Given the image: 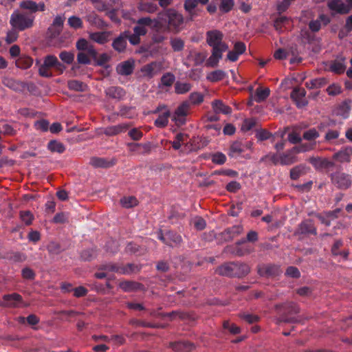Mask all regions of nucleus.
Segmentation results:
<instances>
[{
  "instance_id": "obj_50",
  "label": "nucleus",
  "mask_w": 352,
  "mask_h": 352,
  "mask_svg": "<svg viewBox=\"0 0 352 352\" xmlns=\"http://www.w3.org/2000/svg\"><path fill=\"white\" fill-rule=\"evenodd\" d=\"M267 161H270L272 164L277 165L280 164V155L278 156L276 153H268L260 159V163H267Z\"/></svg>"
},
{
  "instance_id": "obj_42",
  "label": "nucleus",
  "mask_w": 352,
  "mask_h": 352,
  "mask_svg": "<svg viewBox=\"0 0 352 352\" xmlns=\"http://www.w3.org/2000/svg\"><path fill=\"white\" fill-rule=\"evenodd\" d=\"M127 129V126L124 124H119L116 126H109L105 129L104 133L107 135H116Z\"/></svg>"
},
{
  "instance_id": "obj_62",
  "label": "nucleus",
  "mask_w": 352,
  "mask_h": 352,
  "mask_svg": "<svg viewBox=\"0 0 352 352\" xmlns=\"http://www.w3.org/2000/svg\"><path fill=\"white\" fill-rule=\"evenodd\" d=\"M223 327L225 329L229 331V332L233 335L238 334L241 332V329L236 324L230 323L229 321H224Z\"/></svg>"
},
{
  "instance_id": "obj_41",
  "label": "nucleus",
  "mask_w": 352,
  "mask_h": 352,
  "mask_svg": "<svg viewBox=\"0 0 352 352\" xmlns=\"http://www.w3.org/2000/svg\"><path fill=\"white\" fill-rule=\"evenodd\" d=\"M118 115L126 118L131 119L135 116V113L133 107L122 105L120 107Z\"/></svg>"
},
{
  "instance_id": "obj_22",
  "label": "nucleus",
  "mask_w": 352,
  "mask_h": 352,
  "mask_svg": "<svg viewBox=\"0 0 352 352\" xmlns=\"http://www.w3.org/2000/svg\"><path fill=\"white\" fill-rule=\"evenodd\" d=\"M119 287L124 292H131L138 290H142L144 285L135 281L126 280L120 282Z\"/></svg>"
},
{
  "instance_id": "obj_51",
  "label": "nucleus",
  "mask_w": 352,
  "mask_h": 352,
  "mask_svg": "<svg viewBox=\"0 0 352 352\" xmlns=\"http://www.w3.org/2000/svg\"><path fill=\"white\" fill-rule=\"evenodd\" d=\"M120 204L122 207L130 208L138 205V200L133 196L124 197L120 199Z\"/></svg>"
},
{
  "instance_id": "obj_1",
  "label": "nucleus",
  "mask_w": 352,
  "mask_h": 352,
  "mask_svg": "<svg viewBox=\"0 0 352 352\" xmlns=\"http://www.w3.org/2000/svg\"><path fill=\"white\" fill-rule=\"evenodd\" d=\"M186 18L174 8H166L157 14L153 28L162 29L166 33L179 34L184 29Z\"/></svg>"
},
{
  "instance_id": "obj_12",
  "label": "nucleus",
  "mask_w": 352,
  "mask_h": 352,
  "mask_svg": "<svg viewBox=\"0 0 352 352\" xmlns=\"http://www.w3.org/2000/svg\"><path fill=\"white\" fill-rule=\"evenodd\" d=\"M327 6L331 11V16H335L336 14L343 15L349 13V6L342 0H329Z\"/></svg>"
},
{
  "instance_id": "obj_28",
  "label": "nucleus",
  "mask_w": 352,
  "mask_h": 352,
  "mask_svg": "<svg viewBox=\"0 0 352 352\" xmlns=\"http://www.w3.org/2000/svg\"><path fill=\"white\" fill-rule=\"evenodd\" d=\"M89 23L97 28H104L107 26V23L95 13H91L86 16Z\"/></svg>"
},
{
  "instance_id": "obj_26",
  "label": "nucleus",
  "mask_w": 352,
  "mask_h": 352,
  "mask_svg": "<svg viewBox=\"0 0 352 352\" xmlns=\"http://www.w3.org/2000/svg\"><path fill=\"white\" fill-rule=\"evenodd\" d=\"M330 69L331 71L338 74L344 73L346 69L345 58L338 57L333 60L331 63Z\"/></svg>"
},
{
  "instance_id": "obj_43",
  "label": "nucleus",
  "mask_w": 352,
  "mask_h": 352,
  "mask_svg": "<svg viewBox=\"0 0 352 352\" xmlns=\"http://www.w3.org/2000/svg\"><path fill=\"white\" fill-rule=\"evenodd\" d=\"M170 45L175 52H182L185 46L184 41L179 37L170 38Z\"/></svg>"
},
{
  "instance_id": "obj_34",
  "label": "nucleus",
  "mask_w": 352,
  "mask_h": 352,
  "mask_svg": "<svg viewBox=\"0 0 352 352\" xmlns=\"http://www.w3.org/2000/svg\"><path fill=\"white\" fill-rule=\"evenodd\" d=\"M157 65V63L152 62L143 66L141 69V72L144 76L151 78L157 74L156 69Z\"/></svg>"
},
{
  "instance_id": "obj_6",
  "label": "nucleus",
  "mask_w": 352,
  "mask_h": 352,
  "mask_svg": "<svg viewBox=\"0 0 352 352\" xmlns=\"http://www.w3.org/2000/svg\"><path fill=\"white\" fill-rule=\"evenodd\" d=\"M33 21L34 16L27 13H13L11 15L10 23L14 28L23 31L32 27Z\"/></svg>"
},
{
  "instance_id": "obj_25",
  "label": "nucleus",
  "mask_w": 352,
  "mask_h": 352,
  "mask_svg": "<svg viewBox=\"0 0 352 352\" xmlns=\"http://www.w3.org/2000/svg\"><path fill=\"white\" fill-rule=\"evenodd\" d=\"M134 63L133 61L126 60L120 63L117 67V72L122 76H129L133 72Z\"/></svg>"
},
{
  "instance_id": "obj_30",
  "label": "nucleus",
  "mask_w": 352,
  "mask_h": 352,
  "mask_svg": "<svg viewBox=\"0 0 352 352\" xmlns=\"http://www.w3.org/2000/svg\"><path fill=\"white\" fill-rule=\"evenodd\" d=\"M138 8L140 12L153 14L157 11L158 6L153 2L143 1L138 3Z\"/></svg>"
},
{
  "instance_id": "obj_58",
  "label": "nucleus",
  "mask_w": 352,
  "mask_h": 352,
  "mask_svg": "<svg viewBox=\"0 0 352 352\" xmlns=\"http://www.w3.org/2000/svg\"><path fill=\"white\" fill-rule=\"evenodd\" d=\"M157 18L152 19L149 16L141 17L138 19V21H136V23L142 25V27H145V28L151 27L152 29L153 30V26L155 24V21H157Z\"/></svg>"
},
{
  "instance_id": "obj_8",
  "label": "nucleus",
  "mask_w": 352,
  "mask_h": 352,
  "mask_svg": "<svg viewBox=\"0 0 352 352\" xmlns=\"http://www.w3.org/2000/svg\"><path fill=\"white\" fill-rule=\"evenodd\" d=\"M332 184L338 189L347 190L352 185L351 175L343 172L337 171L331 175Z\"/></svg>"
},
{
  "instance_id": "obj_21",
  "label": "nucleus",
  "mask_w": 352,
  "mask_h": 352,
  "mask_svg": "<svg viewBox=\"0 0 352 352\" xmlns=\"http://www.w3.org/2000/svg\"><path fill=\"white\" fill-rule=\"evenodd\" d=\"M3 304L6 306L16 307L19 304L22 302V296L17 293L4 295L3 297Z\"/></svg>"
},
{
  "instance_id": "obj_54",
  "label": "nucleus",
  "mask_w": 352,
  "mask_h": 352,
  "mask_svg": "<svg viewBox=\"0 0 352 352\" xmlns=\"http://www.w3.org/2000/svg\"><path fill=\"white\" fill-rule=\"evenodd\" d=\"M97 255L96 248H88L82 251L81 258L85 261H91Z\"/></svg>"
},
{
  "instance_id": "obj_52",
  "label": "nucleus",
  "mask_w": 352,
  "mask_h": 352,
  "mask_svg": "<svg viewBox=\"0 0 352 352\" xmlns=\"http://www.w3.org/2000/svg\"><path fill=\"white\" fill-rule=\"evenodd\" d=\"M20 7L24 10H28L32 12H37V3L32 0H25L21 2Z\"/></svg>"
},
{
  "instance_id": "obj_32",
  "label": "nucleus",
  "mask_w": 352,
  "mask_h": 352,
  "mask_svg": "<svg viewBox=\"0 0 352 352\" xmlns=\"http://www.w3.org/2000/svg\"><path fill=\"white\" fill-rule=\"evenodd\" d=\"M109 33L107 32H92L89 34V38L98 43V44H104L108 41Z\"/></svg>"
},
{
  "instance_id": "obj_37",
  "label": "nucleus",
  "mask_w": 352,
  "mask_h": 352,
  "mask_svg": "<svg viewBox=\"0 0 352 352\" xmlns=\"http://www.w3.org/2000/svg\"><path fill=\"white\" fill-rule=\"evenodd\" d=\"M47 148L53 153H63L65 151V145L56 140H50L47 144Z\"/></svg>"
},
{
  "instance_id": "obj_7",
  "label": "nucleus",
  "mask_w": 352,
  "mask_h": 352,
  "mask_svg": "<svg viewBox=\"0 0 352 352\" xmlns=\"http://www.w3.org/2000/svg\"><path fill=\"white\" fill-rule=\"evenodd\" d=\"M243 227L241 225H235L225 229L216 236L219 243H223L232 241L234 238L242 234Z\"/></svg>"
},
{
  "instance_id": "obj_56",
  "label": "nucleus",
  "mask_w": 352,
  "mask_h": 352,
  "mask_svg": "<svg viewBox=\"0 0 352 352\" xmlns=\"http://www.w3.org/2000/svg\"><path fill=\"white\" fill-rule=\"evenodd\" d=\"M234 0H221L219 10L224 13L229 12L234 7Z\"/></svg>"
},
{
  "instance_id": "obj_16",
  "label": "nucleus",
  "mask_w": 352,
  "mask_h": 352,
  "mask_svg": "<svg viewBox=\"0 0 352 352\" xmlns=\"http://www.w3.org/2000/svg\"><path fill=\"white\" fill-rule=\"evenodd\" d=\"M297 232L301 234H317V230L311 219H305L302 221L298 227Z\"/></svg>"
},
{
  "instance_id": "obj_23",
  "label": "nucleus",
  "mask_w": 352,
  "mask_h": 352,
  "mask_svg": "<svg viewBox=\"0 0 352 352\" xmlns=\"http://www.w3.org/2000/svg\"><path fill=\"white\" fill-rule=\"evenodd\" d=\"M170 346L174 351L182 352H189L195 348L194 344L188 341L170 342Z\"/></svg>"
},
{
  "instance_id": "obj_53",
  "label": "nucleus",
  "mask_w": 352,
  "mask_h": 352,
  "mask_svg": "<svg viewBox=\"0 0 352 352\" xmlns=\"http://www.w3.org/2000/svg\"><path fill=\"white\" fill-rule=\"evenodd\" d=\"M21 276L26 280H34L36 278V273L30 267H25L21 270Z\"/></svg>"
},
{
  "instance_id": "obj_2",
  "label": "nucleus",
  "mask_w": 352,
  "mask_h": 352,
  "mask_svg": "<svg viewBox=\"0 0 352 352\" xmlns=\"http://www.w3.org/2000/svg\"><path fill=\"white\" fill-rule=\"evenodd\" d=\"M223 35L219 30H210L206 33L207 43L212 47V54L206 63L208 67H216L222 58L223 53L228 50V45L223 43Z\"/></svg>"
},
{
  "instance_id": "obj_10",
  "label": "nucleus",
  "mask_w": 352,
  "mask_h": 352,
  "mask_svg": "<svg viewBox=\"0 0 352 352\" xmlns=\"http://www.w3.org/2000/svg\"><path fill=\"white\" fill-rule=\"evenodd\" d=\"M189 110L190 104L188 101L183 102L177 107L172 118L176 125L182 126L186 123V117L188 114Z\"/></svg>"
},
{
  "instance_id": "obj_35",
  "label": "nucleus",
  "mask_w": 352,
  "mask_h": 352,
  "mask_svg": "<svg viewBox=\"0 0 352 352\" xmlns=\"http://www.w3.org/2000/svg\"><path fill=\"white\" fill-rule=\"evenodd\" d=\"M170 116L169 110H166L162 113L160 114L158 118L155 120L154 124L158 128H164L168 124V118Z\"/></svg>"
},
{
  "instance_id": "obj_55",
  "label": "nucleus",
  "mask_w": 352,
  "mask_h": 352,
  "mask_svg": "<svg viewBox=\"0 0 352 352\" xmlns=\"http://www.w3.org/2000/svg\"><path fill=\"white\" fill-rule=\"evenodd\" d=\"M64 19L60 16H56L54 19L52 25L49 28L50 31H52L53 28H57L56 34H60L62 31Z\"/></svg>"
},
{
  "instance_id": "obj_64",
  "label": "nucleus",
  "mask_w": 352,
  "mask_h": 352,
  "mask_svg": "<svg viewBox=\"0 0 352 352\" xmlns=\"http://www.w3.org/2000/svg\"><path fill=\"white\" fill-rule=\"evenodd\" d=\"M340 134V132L338 130L329 129L327 131L324 135V140L325 142H331L333 140L338 139Z\"/></svg>"
},
{
  "instance_id": "obj_15",
  "label": "nucleus",
  "mask_w": 352,
  "mask_h": 352,
  "mask_svg": "<svg viewBox=\"0 0 352 352\" xmlns=\"http://www.w3.org/2000/svg\"><path fill=\"white\" fill-rule=\"evenodd\" d=\"M127 32H122L118 36L113 39L111 46L115 51L118 53L125 52L127 45Z\"/></svg>"
},
{
  "instance_id": "obj_5",
  "label": "nucleus",
  "mask_w": 352,
  "mask_h": 352,
  "mask_svg": "<svg viewBox=\"0 0 352 352\" xmlns=\"http://www.w3.org/2000/svg\"><path fill=\"white\" fill-rule=\"evenodd\" d=\"M276 309L280 314L278 322L292 323L296 322L295 318L292 316L299 312L298 306L293 302H289L275 305Z\"/></svg>"
},
{
  "instance_id": "obj_63",
  "label": "nucleus",
  "mask_w": 352,
  "mask_h": 352,
  "mask_svg": "<svg viewBox=\"0 0 352 352\" xmlns=\"http://www.w3.org/2000/svg\"><path fill=\"white\" fill-rule=\"evenodd\" d=\"M18 30L13 28L11 30H9L7 32V35L6 36V41L8 44H11L16 41L19 36Z\"/></svg>"
},
{
  "instance_id": "obj_18",
  "label": "nucleus",
  "mask_w": 352,
  "mask_h": 352,
  "mask_svg": "<svg viewBox=\"0 0 352 352\" xmlns=\"http://www.w3.org/2000/svg\"><path fill=\"white\" fill-rule=\"evenodd\" d=\"M106 96L110 98L122 100L126 96V91L119 86H111L104 91Z\"/></svg>"
},
{
  "instance_id": "obj_48",
  "label": "nucleus",
  "mask_w": 352,
  "mask_h": 352,
  "mask_svg": "<svg viewBox=\"0 0 352 352\" xmlns=\"http://www.w3.org/2000/svg\"><path fill=\"white\" fill-rule=\"evenodd\" d=\"M67 86L70 90L76 91H84L87 88V85L85 83L77 80H69Z\"/></svg>"
},
{
  "instance_id": "obj_45",
  "label": "nucleus",
  "mask_w": 352,
  "mask_h": 352,
  "mask_svg": "<svg viewBox=\"0 0 352 352\" xmlns=\"http://www.w3.org/2000/svg\"><path fill=\"white\" fill-rule=\"evenodd\" d=\"M192 85L188 82L177 81L175 83V92L177 94H184L190 91Z\"/></svg>"
},
{
  "instance_id": "obj_57",
  "label": "nucleus",
  "mask_w": 352,
  "mask_h": 352,
  "mask_svg": "<svg viewBox=\"0 0 352 352\" xmlns=\"http://www.w3.org/2000/svg\"><path fill=\"white\" fill-rule=\"evenodd\" d=\"M175 80V77L173 74L167 72L164 74L161 78V82L165 87H170Z\"/></svg>"
},
{
  "instance_id": "obj_24",
  "label": "nucleus",
  "mask_w": 352,
  "mask_h": 352,
  "mask_svg": "<svg viewBox=\"0 0 352 352\" xmlns=\"http://www.w3.org/2000/svg\"><path fill=\"white\" fill-rule=\"evenodd\" d=\"M253 251L252 248H250V247L245 246V247H241V246H236L235 247H231V246H227L224 252H229L232 253V254L236 256H243L245 255L250 254Z\"/></svg>"
},
{
  "instance_id": "obj_31",
  "label": "nucleus",
  "mask_w": 352,
  "mask_h": 352,
  "mask_svg": "<svg viewBox=\"0 0 352 352\" xmlns=\"http://www.w3.org/2000/svg\"><path fill=\"white\" fill-rule=\"evenodd\" d=\"M90 164L95 168H109L111 167L114 163L109 161L102 157H92L90 160Z\"/></svg>"
},
{
  "instance_id": "obj_20",
  "label": "nucleus",
  "mask_w": 352,
  "mask_h": 352,
  "mask_svg": "<svg viewBox=\"0 0 352 352\" xmlns=\"http://www.w3.org/2000/svg\"><path fill=\"white\" fill-rule=\"evenodd\" d=\"M309 162L316 169H329L335 166L334 162H333L326 158L314 157H313L309 159Z\"/></svg>"
},
{
  "instance_id": "obj_3",
  "label": "nucleus",
  "mask_w": 352,
  "mask_h": 352,
  "mask_svg": "<svg viewBox=\"0 0 352 352\" xmlns=\"http://www.w3.org/2000/svg\"><path fill=\"white\" fill-rule=\"evenodd\" d=\"M250 272V266L241 261L226 262L216 270V273L220 276L238 278L246 276Z\"/></svg>"
},
{
  "instance_id": "obj_9",
  "label": "nucleus",
  "mask_w": 352,
  "mask_h": 352,
  "mask_svg": "<svg viewBox=\"0 0 352 352\" xmlns=\"http://www.w3.org/2000/svg\"><path fill=\"white\" fill-rule=\"evenodd\" d=\"M100 270L122 274H129L139 270L138 266L133 263H128L124 266H120L115 263H107L102 265Z\"/></svg>"
},
{
  "instance_id": "obj_44",
  "label": "nucleus",
  "mask_w": 352,
  "mask_h": 352,
  "mask_svg": "<svg viewBox=\"0 0 352 352\" xmlns=\"http://www.w3.org/2000/svg\"><path fill=\"white\" fill-rule=\"evenodd\" d=\"M244 151L243 144L239 141L234 142L230 147L228 153V155L233 157L236 155H239Z\"/></svg>"
},
{
  "instance_id": "obj_49",
  "label": "nucleus",
  "mask_w": 352,
  "mask_h": 352,
  "mask_svg": "<svg viewBox=\"0 0 352 352\" xmlns=\"http://www.w3.org/2000/svg\"><path fill=\"white\" fill-rule=\"evenodd\" d=\"M74 53L71 51H62L59 54L60 59L67 65H71L74 60Z\"/></svg>"
},
{
  "instance_id": "obj_61",
  "label": "nucleus",
  "mask_w": 352,
  "mask_h": 352,
  "mask_svg": "<svg viewBox=\"0 0 352 352\" xmlns=\"http://www.w3.org/2000/svg\"><path fill=\"white\" fill-rule=\"evenodd\" d=\"M20 218L26 226L31 225L34 219L33 214L30 211H21Z\"/></svg>"
},
{
  "instance_id": "obj_11",
  "label": "nucleus",
  "mask_w": 352,
  "mask_h": 352,
  "mask_svg": "<svg viewBox=\"0 0 352 352\" xmlns=\"http://www.w3.org/2000/svg\"><path fill=\"white\" fill-rule=\"evenodd\" d=\"M184 9L186 12V22L193 21L200 15L201 9L198 8L197 0H184Z\"/></svg>"
},
{
  "instance_id": "obj_19",
  "label": "nucleus",
  "mask_w": 352,
  "mask_h": 352,
  "mask_svg": "<svg viewBox=\"0 0 352 352\" xmlns=\"http://www.w3.org/2000/svg\"><path fill=\"white\" fill-rule=\"evenodd\" d=\"M352 106L351 99L347 98L342 101L336 109V115L342 117L343 119L349 118Z\"/></svg>"
},
{
  "instance_id": "obj_40",
  "label": "nucleus",
  "mask_w": 352,
  "mask_h": 352,
  "mask_svg": "<svg viewBox=\"0 0 352 352\" xmlns=\"http://www.w3.org/2000/svg\"><path fill=\"white\" fill-rule=\"evenodd\" d=\"M226 77V73L221 69L213 71L207 75V80L214 82L222 80Z\"/></svg>"
},
{
  "instance_id": "obj_4",
  "label": "nucleus",
  "mask_w": 352,
  "mask_h": 352,
  "mask_svg": "<svg viewBox=\"0 0 352 352\" xmlns=\"http://www.w3.org/2000/svg\"><path fill=\"white\" fill-rule=\"evenodd\" d=\"M36 65L38 66V74L44 78L53 76L52 72L50 71L51 68H54L59 74H63L66 69V67L58 60V58L52 54L45 56L42 64L39 60H36Z\"/></svg>"
},
{
  "instance_id": "obj_27",
  "label": "nucleus",
  "mask_w": 352,
  "mask_h": 352,
  "mask_svg": "<svg viewBox=\"0 0 352 352\" xmlns=\"http://www.w3.org/2000/svg\"><path fill=\"white\" fill-rule=\"evenodd\" d=\"M167 245L170 247L177 246L182 242V238L178 233L168 230L166 232Z\"/></svg>"
},
{
  "instance_id": "obj_38",
  "label": "nucleus",
  "mask_w": 352,
  "mask_h": 352,
  "mask_svg": "<svg viewBox=\"0 0 352 352\" xmlns=\"http://www.w3.org/2000/svg\"><path fill=\"white\" fill-rule=\"evenodd\" d=\"M33 64V59L28 56H21L16 60L17 67L26 69L30 68Z\"/></svg>"
},
{
  "instance_id": "obj_17",
  "label": "nucleus",
  "mask_w": 352,
  "mask_h": 352,
  "mask_svg": "<svg viewBox=\"0 0 352 352\" xmlns=\"http://www.w3.org/2000/svg\"><path fill=\"white\" fill-rule=\"evenodd\" d=\"M352 156V146H348L342 147L340 151L335 153L333 159L339 162H350Z\"/></svg>"
},
{
  "instance_id": "obj_59",
  "label": "nucleus",
  "mask_w": 352,
  "mask_h": 352,
  "mask_svg": "<svg viewBox=\"0 0 352 352\" xmlns=\"http://www.w3.org/2000/svg\"><path fill=\"white\" fill-rule=\"evenodd\" d=\"M319 135L320 134L318 131L315 128H312L305 131L303 133L302 137L303 139L306 140L311 141L315 140L316 138L319 137Z\"/></svg>"
},
{
  "instance_id": "obj_46",
  "label": "nucleus",
  "mask_w": 352,
  "mask_h": 352,
  "mask_svg": "<svg viewBox=\"0 0 352 352\" xmlns=\"http://www.w3.org/2000/svg\"><path fill=\"white\" fill-rule=\"evenodd\" d=\"M153 30L155 31L151 36V41L153 43L160 44L167 39V37L164 34L165 32L162 29L153 28Z\"/></svg>"
},
{
  "instance_id": "obj_13",
  "label": "nucleus",
  "mask_w": 352,
  "mask_h": 352,
  "mask_svg": "<svg viewBox=\"0 0 352 352\" xmlns=\"http://www.w3.org/2000/svg\"><path fill=\"white\" fill-rule=\"evenodd\" d=\"M258 272L262 276L275 277L281 273V270L279 265L266 264L260 266Z\"/></svg>"
},
{
  "instance_id": "obj_14",
  "label": "nucleus",
  "mask_w": 352,
  "mask_h": 352,
  "mask_svg": "<svg viewBox=\"0 0 352 352\" xmlns=\"http://www.w3.org/2000/svg\"><path fill=\"white\" fill-rule=\"evenodd\" d=\"M306 91L303 88L296 87L291 93V98L296 102L298 108L305 107L308 102L305 98Z\"/></svg>"
},
{
  "instance_id": "obj_39",
  "label": "nucleus",
  "mask_w": 352,
  "mask_h": 352,
  "mask_svg": "<svg viewBox=\"0 0 352 352\" xmlns=\"http://www.w3.org/2000/svg\"><path fill=\"white\" fill-rule=\"evenodd\" d=\"M270 90L269 88L266 87L263 89L259 87L256 90V94L254 96V100L256 102H261L265 100L267 97L270 96Z\"/></svg>"
},
{
  "instance_id": "obj_47",
  "label": "nucleus",
  "mask_w": 352,
  "mask_h": 352,
  "mask_svg": "<svg viewBox=\"0 0 352 352\" xmlns=\"http://www.w3.org/2000/svg\"><path fill=\"white\" fill-rule=\"evenodd\" d=\"M327 83L325 78H318L311 80L306 82V87L308 89H318L324 86Z\"/></svg>"
},
{
  "instance_id": "obj_29",
  "label": "nucleus",
  "mask_w": 352,
  "mask_h": 352,
  "mask_svg": "<svg viewBox=\"0 0 352 352\" xmlns=\"http://www.w3.org/2000/svg\"><path fill=\"white\" fill-rule=\"evenodd\" d=\"M297 162V156L288 151L280 154V164L282 166L292 165Z\"/></svg>"
},
{
  "instance_id": "obj_60",
  "label": "nucleus",
  "mask_w": 352,
  "mask_h": 352,
  "mask_svg": "<svg viewBox=\"0 0 352 352\" xmlns=\"http://www.w3.org/2000/svg\"><path fill=\"white\" fill-rule=\"evenodd\" d=\"M68 24L71 28L76 30L82 28V21L76 16H72L68 19Z\"/></svg>"
},
{
  "instance_id": "obj_33",
  "label": "nucleus",
  "mask_w": 352,
  "mask_h": 352,
  "mask_svg": "<svg viewBox=\"0 0 352 352\" xmlns=\"http://www.w3.org/2000/svg\"><path fill=\"white\" fill-rule=\"evenodd\" d=\"M212 108L216 113H222L223 114H230L232 112V109L226 105L221 100H214L212 102Z\"/></svg>"
},
{
  "instance_id": "obj_36",
  "label": "nucleus",
  "mask_w": 352,
  "mask_h": 352,
  "mask_svg": "<svg viewBox=\"0 0 352 352\" xmlns=\"http://www.w3.org/2000/svg\"><path fill=\"white\" fill-rule=\"evenodd\" d=\"M306 174V166L303 164H299L290 170V178L292 180H297L300 177Z\"/></svg>"
}]
</instances>
